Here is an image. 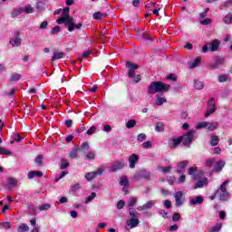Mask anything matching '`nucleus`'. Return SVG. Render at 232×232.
<instances>
[{"instance_id":"33","label":"nucleus","mask_w":232,"mask_h":232,"mask_svg":"<svg viewBox=\"0 0 232 232\" xmlns=\"http://www.w3.org/2000/svg\"><path fill=\"white\" fill-rule=\"evenodd\" d=\"M19 79H21V74H19L17 72H14L11 74L10 82H15L19 81Z\"/></svg>"},{"instance_id":"28","label":"nucleus","mask_w":232,"mask_h":232,"mask_svg":"<svg viewBox=\"0 0 232 232\" xmlns=\"http://www.w3.org/2000/svg\"><path fill=\"white\" fill-rule=\"evenodd\" d=\"M194 88L196 90H203L204 89V82L199 80H194Z\"/></svg>"},{"instance_id":"57","label":"nucleus","mask_w":232,"mask_h":232,"mask_svg":"<svg viewBox=\"0 0 232 232\" xmlns=\"http://www.w3.org/2000/svg\"><path fill=\"white\" fill-rule=\"evenodd\" d=\"M141 79H142V76H140V74H138V75L134 76L132 82L134 84H137V82H140Z\"/></svg>"},{"instance_id":"31","label":"nucleus","mask_w":232,"mask_h":232,"mask_svg":"<svg viewBox=\"0 0 232 232\" xmlns=\"http://www.w3.org/2000/svg\"><path fill=\"white\" fill-rule=\"evenodd\" d=\"M10 44L14 48V46H21V38L15 37L12 40H10Z\"/></svg>"},{"instance_id":"53","label":"nucleus","mask_w":232,"mask_h":232,"mask_svg":"<svg viewBox=\"0 0 232 232\" xmlns=\"http://www.w3.org/2000/svg\"><path fill=\"white\" fill-rule=\"evenodd\" d=\"M135 204H137V198H130L129 199V207L133 208V206H135Z\"/></svg>"},{"instance_id":"3","label":"nucleus","mask_w":232,"mask_h":232,"mask_svg":"<svg viewBox=\"0 0 232 232\" xmlns=\"http://www.w3.org/2000/svg\"><path fill=\"white\" fill-rule=\"evenodd\" d=\"M227 184H229V180H225L219 187L218 190H216V195L218 198H219L220 202H227L229 200V197L231 195L227 191Z\"/></svg>"},{"instance_id":"22","label":"nucleus","mask_w":232,"mask_h":232,"mask_svg":"<svg viewBox=\"0 0 232 232\" xmlns=\"http://www.w3.org/2000/svg\"><path fill=\"white\" fill-rule=\"evenodd\" d=\"M218 128V122H208L207 121V131H215Z\"/></svg>"},{"instance_id":"50","label":"nucleus","mask_w":232,"mask_h":232,"mask_svg":"<svg viewBox=\"0 0 232 232\" xmlns=\"http://www.w3.org/2000/svg\"><path fill=\"white\" fill-rule=\"evenodd\" d=\"M0 155H12V152L6 148L0 147Z\"/></svg>"},{"instance_id":"63","label":"nucleus","mask_w":232,"mask_h":232,"mask_svg":"<svg viewBox=\"0 0 232 232\" xmlns=\"http://www.w3.org/2000/svg\"><path fill=\"white\" fill-rule=\"evenodd\" d=\"M223 6H224L225 8H231V6H232V0H227V1L224 3Z\"/></svg>"},{"instance_id":"16","label":"nucleus","mask_w":232,"mask_h":232,"mask_svg":"<svg viewBox=\"0 0 232 232\" xmlns=\"http://www.w3.org/2000/svg\"><path fill=\"white\" fill-rule=\"evenodd\" d=\"M184 197V192L178 191L174 194V198L176 200V206L177 208H180L182 206V198Z\"/></svg>"},{"instance_id":"11","label":"nucleus","mask_w":232,"mask_h":232,"mask_svg":"<svg viewBox=\"0 0 232 232\" xmlns=\"http://www.w3.org/2000/svg\"><path fill=\"white\" fill-rule=\"evenodd\" d=\"M120 186H122V191L125 192V195H128L130 189V179L126 176H122L120 179Z\"/></svg>"},{"instance_id":"34","label":"nucleus","mask_w":232,"mask_h":232,"mask_svg":"<svg viewBox=\"0 0 232 232\" xmlns=\"http://www.w3.org/2000/svg\"><path fill=\"white\" fill-rule=\"evenodd\" d=\"M207 128H208V121H201L196 124V130H202V129L207 130Z\"/></svg>"},{"instance_id":"41","label":"nucleus","mask_w":232,"mask_h":232,"mask_svg":"<svg viewBox=\"0 0 232 232\" xmlns=\"http://www.w3.org/2000/svg\"><path fill=\"white\" fill-rule=\"evenodd\" d=\"M0 226L2 227V229H12V225H10V222L6 221V222H0Z\"/></svg>"},{"instance_id":"35","label":"nucleus","mask_w":232,"mask_h":232,"mask_svg":"<svg viewBox=\"0 0 232 232\" xmlns=\"http://www.w3.org/2000/svg\"><path fill=\"white\" fill-rule=\"evenodd\" d=\"M218 136L212 135L210 136V144L212 146H218Z\"/></svg>"},{"instance_id":"37","label":"nucleus","mask_w":232,"mask_h":232,"mask_svg":"<svg viewBox=\"0 0 232 232\" xmlns=\"http://www.w3.org/2000/svg\"><path fill=\"white\" fill-rule=\"evenodd\" d=\"M180 142H182V138H177V139H172V144L170 145L171 148H177V146H179V144H180Z\"/></svg>"},{"instance_id":"8","label":"nucleus","mask_w":232,"mask_h":232,"mask_svg":"<svg viewBox=\"0 0 232 232\" xmlns=\"http://www.w3.org/2000/svg\"><path fill=\"white\" fill-rule=\"evenodd\" d=\"M167 182L173 186V184H184L186 182V176L180 175L178 179L175 178V176H169L167 177Z\"/></svg>"},{"instance_id":"62","label":"nucleus","mask_w":232,"mask_h":232,"mask_svg":"<svg viewBox=\"0 0 232 232\" xmlns=\"http://www.w3.org/2000/svg\"><path fill=\"white\" fill-rule=\"evenodd\" d=\"M93 19H96V20L102 19V13L97 12L93 14Z\"/></svg>"},{"instance_id":"47","label":"nucleus","mask_w":232,"mask_h":232,"mask_svg":"<svg viewBox=\"0 0 232 232\" xmlns=\"http://www.w3.org/2000/svg\"><path fill=\"white\" fill-rule=\"evenodd\" d=\"M153 143H151V141H145L141 144V148H143L144 150H150V148H152Z\"/></svg>"},{"instance_id":"26","label":"nucleus","mask_w":232,"mask_h":232,"mask_svg":"<svg viewBox=\"0 0 232 232\" xmlns=\"http://www.w3.org/2000/svg\"><path fill=\"white\" fill-rule=\"evenodd\" d=\"M105 170H106V167H100L97 169L96 171L88 172L87 175H102Z\"/></svg>"},{"instance_id":"42","label":"nucleus","mask_w":232,"mask_h":232,"mask_svg":"<svg viewBox=\"0 0 232 232\" xmlns=\"http://www.w3.org/2000/svg\"><path fill=\"white\" fill-rule=\"evenodd\" d=\"M44 6H45V4L43 3L42 1H38L36 3V10L38 12H43V10H44Z\"/></svg>"},{"instance_id":"18","label":"nucleus","mask_w":232,"mask_h":232,"mask_svg":"<svg viewBox=\"0 0 232 232\" xmlns=\"http://www.w3.org/2000/svg\"><path fill=\"white\" fill-rule=\"evenodd\" d=\"M202 202H204V198L200 196H196L193 198L189 199V204H191V206L200 205L202 204Z\"/></svg>"},{"instance_id":"24","label":"nucleus","mask_w":232,"mask_h":232,"mask_svg":"<svg viewBox=\"0 0 232 232\" xmlns=\"http://www.w3.org/2000/svg\"><path fill=\"white\" fill-rule=\"evenodd\" d=\"M226 166V161L224 160H219L216 163V167H215V171L217 173H220V170L222 169V168H224Z\"/></svg>"},{"instance_id":"7","label":"nucleus","mask_w":232,"mask_h":232,"mask_svg":"<svg viewBox=\"0 0 232 232\" xmlns=\"http://www.w3.org/2000/svg\"><path fill=\"white\" fill-rule=\"evenodd\" d=\"M195 137V130H188L185 135L181 136L184 146H190Z\"/></svg>"},{"instance_id":"13","label":"nucleus","mask_w":232,"mask_h":232,"mask_svg":"<svg viewBox=\"0 0 232 232\" xmlns=\"http://www.w3.org/2000/svg\"><path fill=\"white\" fill-rule=\"evenodd\" d=\"M19 183V179L12 177H8L6 179V184L5 185V188L7 189H12V188H15L17 184Z\"/></svg>"},{"instance_id":"56","label":"nucleus","mask_w":232,"mask_h":232,"mask_svg":"<svg viewBox=\"0 0 232 232\" xmlns=\"http://www.w3.org/2000/svg\"><path fill=\"white\" fill-rule=\"evenodd\" d=\"M125 204L126 203L124 202V200L118 201V203L116 205L117 209H122V208H124Z\"/></svg>"},{"instance_id":"61","label":"nucleus","mask_w":232,"mask_h":232,"mask_svg":"<svg viewBox=\"0 0 232 232\" xmlns=\"http://www.w3.org/2000/svg\"><path fill=\"white\" fill-rule=\"evenodd\" d=\"M86 158H87L89 160H95V153H94V152H89V153L86 155Z\"/></svg>"},{"instance_id":"25","label":"nucleus","mask_w":232,"mask_h":232,"mask_svg":"<svg viewBox=\"0 0 232 232\" xmlns=\"http://www.w3.org/2000/svg\"><path fill=\"white\" fill-rule=\"evenodd\" d=\"M64 57V53H53V56L51 58V62L54 63V61H57L59 59H63Z\"/></svg>"},{"instance_id":"36","label":"nucleus","mask_w":232,"mask_h":232,"mask_svg":"<svg viewBox=\"0 0 232 232\" xmlns=\"http://www.w3.org/2000/svg\"><path fill=\"white\" fill-rule=\"evenodd\" d=\"M223 21L225 24H231L232 23V14L228 13L224 18Z\"/></svg>"},{"instance_id":"39","label":"nucleus","mask_w":232,"mask_h":232,"mask_svg":"<svg viewBox=\"0 0 232 232\" xmlns=\"http://www.w3.org/2000/svg\"><path fill=\"white\" fill-rule=\"evenodd\" d=\"M137 124V121L135 120H130L127 123H126V128H128V130H131V128H135Z\"/></svg>"},{"instance_id":"54","label":"nucleus","mask_w":232,"mask_h":232,"mask_svg":"<svg viewBox=\"0 0 232 232\" xmlns=\"http://www.w3.org/2000/svg\"><path fill=\"white\" fill-rule=\"evenodd\" d=\"M23 140V137L21 135L16 134L14 138V140L11 141V144H14V142H21Z\"/></svg>"},{"instance_id":"59","label":"nucleus","mask_w":232,"mask_h":232,"mask_svg":"<svg viewBox=\"0 0 232 232\" xmlns=\"http://www.w3.org/2000/svg\"><path fill=\"white\" fill-rule=\"evenodd\" d=\"M46 28H48V21H44L40 24V30H46Z\"/></svg>"},{"instance_id":"49","label":"nucleus","mask_w":232,"mask_h":232,"mask_svg":"<svg viewBox=\"0 0 232 232\" xmlns=\"http://www.w3.org/2000/svg\"><path fill=\"white\" fill-rule=\"evenodd\" d=\"M132 179L139 181V180H142V179H148V176L146 175H136L132 178Z\"/></svg>"},{"instance_id":"5","label":"nucleus","mask_w":232,"mask_h":232,"mask_svg":"<svg viewBox=\"0 0 232 232\" xmlns=\"http://www.w3.org/2000/svg\"><path fill=\"white\" fill-rule=\"evenodd\" d=\"M56 23H58V24H64L65 26H68L69 32H73V30H75V24L73 23V17L63 16V17L58 18Z\"/></svg>"},{"instance_id":"64","label":"nucleus","mask_w":232,"mask_h":232,"mask_svg":"<svg viewBox=\"0 0 232 232\" xmlns=\"http://www.w3.org/2000/svg\"><path fill=\"white\" fill-rule=\"evenodd\" d=\"M188 175H193L194 173H197V167H191L188 170Z\"/></svg>"},{"instance_id":"23","label":"nucleus","mask_w":232,"mask_h":232,"mask_svg":"<svg viewBox=\"0 0 232 232\" xmlns=\"http://www.w3.org/2000/svg\"><path fill=\"white\" fill-rule=\"evenodd\" d=\"M90 150V144L88 142L82 143L80 148H78L79 151H82L83 155H86L87 151Z\"/></svg>"},{"instance_id":"48","label":"nucleus","mask_w":232,"mask_h":232,"mask_svg":"<svg viewBox=\"0 0 232 232\" xmlns=\"http://www.w3.org/2000/svg\"><path fill=\"white\" fill-rule=\"evenodd\" d=\"M213 21L211 20V18H206L205 20H201L199 22V24H202L203 26H208V24H211Z\"/></svg>"},{"instance_id":"1","label":"nucleus","mask_w":232,"mask_h":232,"mask_svg":"<svg viewBox=\"0 0 232 232\" xmlns=\"http://www.w3.org/2000/svg\"><path fill=\"white\" fill-rule=\"evenodd\" d=\"M169 88H171L170 84L164 83L162 82H152L148 89V95H154V93H164L165 92H169Z\"/></svg>"},{"instance_id":"2","label":"nucleus","mask_w":232,"mask_h":232,"mask_svg":"<svg viewBox=\"0 0 232 232\" xmlns=\"http://www.w3.org/2000/svg\"><path fill=\"white\" fill-rule=\"evenodd\" d=\"M129 215L130 218L127 219V227H129V229H133L140 224V220L139 219L140 214H139L133 208H129Z\"/></svg>"},{"instance_id":"17","label":"nucleus","mask_w":232,"mask_h":232,"mask_svg":"<svg viewBox=\"0 0 232 232\" xmlns=\"http://www.w3.org/2000/svg\"><path fill=\"white\" fill-rule=\"evenodd\" d=\"M188 161H180L177 164L176 168V173L182 174L184 173L186 169V166H188Z\"/></svg>"},{"instance_id":"58","label":"nucleus","mask_w":232,"mask_h":232,"mask_svg":"<svg viewBox=\"0 0 232 232\" xmlns=\"http://www.w3.org/2000/svg\"><path fill=\"white\" fill-rule=\"evenodd\" d=\"M163 206L167 209H171V201H169V200L163 201Z\"/></svg>"},{"instance_id":"45","label":"nucleus","mask_w":232,"mask_h":232,"mask_svg":"<svg viewBox=\"0 0 232 232\" xmlns=\"http://www.w3.org/2000/svg\"><path fill=\"white\" fill-rule=\"evenodd\" d=\"M146 139H148V136H146L145 133H140L137 136L138 142H144V140H146Z\"/></svg>"},{"instance_id":"51","label":"nucleus","mask_w":232,"mask_h":232,"mask_svg":"<svg viewBox=\"0 0 232 232\" xmlns=\"http://www.w3.org/2000/svg\"><path fill=\"white\" fill-rule=\"evenodd\" d=\"M70 166V163L66 160H62L61 161V169H66Z\"/></svg>"},{"instance_id":"10","label":"nucleus","mask_w":232,"mask_h":232,"mask_svg":"<svg viewBox=\"0 0 232 232\" xmlns=\"http://www.w3.org/2000/svg\"><path fill=\"white\" fill-rule=\"evenodd\" d=\"M215 111H217V105L215 103V98H211L208 101V109H207V112H206L205 116L209 117V115H211L212 113H215Z\"/></svg>"},{"instance_id":"40","label":"nucleus","mask_w":232,"mask_h":232,"mask_svg":"<svg viewBox=\"0 0 232 232\" xmlns=\"http://www.w3.org/2000/svg\"><path fill=\"white\" fill-rule=\"evenodd\" d=\"M50 208H52V205H50L48 203H44V204H42L41 206H39V211H48V209H50Z\"/></svg>"},{"instance_id":"46","label":"nucleus","mask_w":232,"mask_h":232,"mask_svg":"<svg viewBox=\"0 0 232 232\" xmlns=\"http://www.w3.org/2000/svg\"><path fill=\"white\" fill-rule=\"evenodd\" d=\"M97 197V193L92 192L89 197L86 198L85 199V204H89V202H92Z\"/></svg>"},{"instance_id":"12","label":"nucleus","mask_w":232,"mask_h":232,"mask_svg":"<svg viewBox=\"0 0 232 232\" xmlns=\"http://www.w3.org/2000/svg\"><path fill=\"white\" fill-rule=\"evenodd\" d=\"M157 204L155 200H149L142 206L138 207V211H148V209H151Z\"/></svg>"},{"instance_id":"14","label":"nucleus","mask_w":232,"mask_h":232,"mask_svg":"<svg viewBox=\"0 0 232 232\" xmlns=\"http://www.w3.org/2000/svg\"><path fill=\"white\" fill-rule=\"evenodd\" d=\"M123 168L124 161H116L112 166H111L109 173H115V171H119V169H122Z\"/></svg>"},{"instance_id":"6","label":"nucleus","mask_w":232,"mask_h":232,"mask_svg":"<svg viewBox=\"0 0 232 232\" xmlns=\"http://www.w3.org/2000/svg\"><path fill=\"white\" fill-rule=\"evenodd\" d=\"M224 63H226V60L220 56H216L214 58V63H211L208 64L209 70H219V68H222L224 66Z\"/></svg>"},{"instance_id":"19","label":"nucleus","mask_w":232,"mask_h":232,"mask_svg":"<svg viewBox=\"0 0 232 232\" xmlns=\"http://www.w3.org/2000/svg\"><path fill=\"white\" fill-rule=\"evenodd\" d=\"M200 61H202V57L198 56L195 60H192L188 63L189 68H197L198 66H200Z\"/></svg>"},{"instance_id":"29","label":"nucleus","mask_w":232,"mask_h":232,"mask_svg":"<svg viewBox=\"0 0 232 232\" xmlns=\"http://www.w3.org/2000/svg\"><path fill=\"white\" fill-rule=\"evenodd\" d=\"M23 14V7L21 8H16L14 10H13L12 14H11V17L13 19H14V17H17L18 15H21Z\"/></svg>"},{"instance_id":"30","label":"nucleus","mask_w":232,"mask_h":232,"mask_svg":"<svg viewBox=\"0 0 232 232\" xmlns=\"http://www.w3.org/2000/svg\"><path fill=\"white\" fill-rule=\"evenodd\" d=\"M155 131H158L159 133L164 131V122L158 121L156 123Z\"/></svg>"},{"instance_id":"20","label":"nucleus","mask_w":232,"mask_h":232,"mask_svg":"<svg viewBox=\"0 0 232 232\" xmlns=\"http://www.w3.org/2000/svg\"><path fill=\"white\" fill-rule=\"evenodd\" d=\"M220 46V41L214 40L211 44H209L208 48L211 52H217Z\"/></svg>"},{"instance_id":"44","label":"nucleus","mask_w":232,"mask_h":232,"mask_svg":"<svg viewBox=\"0 0 232 232\" xmlns=\"http://www.w3.org/2000/svg\"><path fill=\"white\" fill-rule=\"evenodd\" d=\"M222 229V223H218L216 226H214L212 228H210L209 232H218Z\"/></svg>"},{"instance_id":"55","label":"nucleus","mask_w":232,"mask_h":232,"mask_svg":"<svg viewBox=\"0 0 232 232\" xmlns=\"http://www.w3.org/2000/svg\"><path fill=\"white\" fill-rule=\"evenodd\" d=\"M160 169H161L162 173H169L171 171V166L160 167Z\"/></svg>"},{"instance_id":"21","label":"nucleus","mask_w":232,"mask_h":232,"mask_svg":"<svg viewBox=\"0 0 232 232\" xmlns=\"http://www.w3.org/2000/svg\"><path fill=\"white\" fill-rule=\"evenodd\" d=\"M168 102L165 97H162L160 94L156 95V104L157 106H162V104Z\"/></svg>"},{"instance_id":"9","label":"nucleus","mask_w":232,"mask_h":232,"mask_svg":"<svg viewBox=\"0 0 232 232\" xmlns=\"http://www.w3.org/2000/svg\"><path fill=\"white\" fill-rule=\"evenodd\" d=\"M126 68H129L128 76L133 78L135 77V70H139V64L133 63L131 62H127Z\"/></svg>"},{"instance_id":"60","label":"nucleus","mask_w":232,"mask_h":232,"mask_svg":"<svg viewBox=\"0 0 232 232\" xmlns=\"http://www.w3.org/2000/svg\"><path fill=\"white\" fill-rule=\"evenodd\" d=\"M35 163L40 166L43 164V155H38L35 159Z\"/></svg>"},{"instance_id":"43","label":"nucleus","mask_w":232,"mask_h":232,"mask_svg":"<svg viewBox=\"0 0 232 232\" xmlns=\"http://www.w3.org/2000/svg\"><path fill=\"white\" fill-rule=\"evenodd\" d=\"M218 82H227V81H229V78L227 74H222L218 77Z\"/></svg>"},{"instance_id":"32","label":"nucleus","mask_w":232,"mask_h":232,"mask_svg":"<svg viewBox=\"0 0 232 232\" xmlns=\"http://www.w3.org/2000/svg\"><path fill=\"white\" fill-rule=\"evenodd\" d=\"M22 12L24 14H34V9L30 5H28L24 7H22Z\"/></svg>"},{"instance_id":"15","label":"nucleus","mask_w":232,"mask_h":232,"mask_svg":"<svg viewBox=\"0 0 232 232\" xmlns=\"http://www.w3.org/2000/svg\"><path fill=\"white\" fill-rule=\"evenodd\" d=\"M129 167L130 169H135V166L137 165V162H139V155L137 154H131L129 157Z\"/></svg>"},{"instance_id":"38","label":"nucleus","mask_w":232,"mask_h":232,"mask_svg":"<svg viewBox=\"0 0 232 232\" xmlns=\"http://www.w3.org/2000/svg\"><path fill=\"white\" fill-rule=\"evenodd\" d=\"M70 159H77L79 157V149H73L69 154Z\"/></svg>"},{"instance_id":"4","label":"nucleus","mask_w":232,"mask_h":232,"mask_svg":"<svg viewBox=\"0 0 232 232\" xmlns=\"http://www.w3.org/2000/svg\"><path fill=\"white\" fill-rule=\"evenodd\" d=\"M192 180H194V189H198L200 188H204V186H208L209 184V181L208 180V178L202 176V175H193Z\"/></svg>"},{"instance_id":"52","label":"nucleus","mask_w":232,"mask_h":232,"mask_svg":"<svg viewBox=\"0 0 232 232\" xmlns=\"http://www.w3.org/2000/svg\"><path fill=\"white\" fill-rule=\"evenodd\" d=\"M59 32H61V26L57 25V26H54L52 31H51V34L53 35H55L57 34H59Z\"/></svg>"},{"instance_id":"27","label":"nucleus","mask_w":232,"mask_h":232,"mask_svg":"<svg viewBox=\"0 0 232 232\" xmlns=\"http://www.w3.org/2000/svg\"><path fill=\"white\" fill-rule=\"evenodd\" d=\"M18 232H29L30 231V227L28 225L22 223L18 227H17Z\"/></svg>"}]
</instances>
